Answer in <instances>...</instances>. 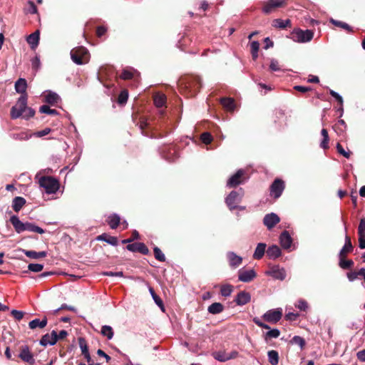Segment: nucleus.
Masks as SVG:
<instances>
[{
	"instance_id": "5",
	"label": "nucleus",
	"mask_w": 365,
	"mask_h": 365,
	"mask_svg": "<svg viewBox=\"0 0 365 365\" xmlns=\"http://www.w3.org/2000/svg\"><path fill=\"white\" fill-rule=\"evenodd\" d=\"M28 95H21L16 105L11 109V118L16 119L21 116L27 108Z\"/></svg>"
},
{
	"instance_id": "47",
	"label": "nucleus",
	"mask_w": 365,
	"mask_h": 365,
	"mask_svg": "<svg viewBox=\"0 0 365 365\" xmlns=\"http://www.w3.org/2000/svg\"><path fill=\"white\" fill-rule=\"evenodd\" d=\"M233 291V286L231 284H224L220 287V294L223 297H229Z\"/></svg>"
},
{
	"instance_id": "37",
	"label": "nucleus",
	"mask_w": 365,
	"mask_h": 365,
	"mask_svg": "<svg viewBox=\"0 0 365 365\" xmlns=\"http://www.w3.org/2000/svg\"><path fill=\"white\" fill-rule=\"evenodd\" d=\"M135 75H139L137 71L134 69H124L120 75V78L123 80H130L135 78Z\"/></svg>"
},
{
	"instance_id": "10",
	"label": "nucleus",
	"mask_w": 365,
	"mask_h": 365,
	"mask_svg": "<svg viewBox=\"0 0 365 365\" xmlns=\"http://www.w3.org/2000/svg\"><path fill=\"white\" fill-rule=\"evenodd\" d=\"M160 153L162 156L169 161H173L177 158V150L171 145H163L160 148Z\"/></svg>"
},
{
	"instance_id": "38",
	"label": "nucleus",
	"mask_w": 365,
	"mask_h": 365,
	"mask_svg": "<svg viewBox=\"0 0 365 365\" xmlns=\"http://www.w3.org/2000/svg\"><path fill=\"white\" fill-rule=\"evenodd\" d=\"M32 134L27 131H21L20 133H13L11 138L16 140H27L31 137Z\"/></svg>"
},
{
	"instance_id": "29",
	"label": "nucleus",
	"mask_w": 365,
	"mask_h": 365,
	"mask_svg": "<svg viewBox=\"0 0 365 365\" xmlns=\"http://www.w3.org/2000/svg\"><path fill=\"white\" fill-rule=\"evenodd\" d=\"M166 96L163 93H158L153 96L154 104L158 108L163 107L166 103Z\"/></svg>"
},
{
	"instance_id": "2",
	"label": "nucleus",
	"mask_w": 365,
	"mask_h": 365,
	"mask_svg": "<svg viewBox=\"0 0 365 365\" xmlns=\"http://www.w3.org/2000/svg\"><path fill=\"white\" fill-rule=\"evenodd\" d=\"M260 4L262 13L269 15L279 9L285 8L288 4V0H266L261 1Z\"/></svg>"
},
{
	"instance_id": "34",
	"label": "nucleus",
	"mask_w": 365,
	"mask_h": 365,
	"mask_svg": "<svg viewBox=\"0 0 365 365\" xmlns=\"http://www.w3.org/2000/svg\"><path fill=\"white\" fill-rule=\"evenodd\" d=\"M223 310L224 306L220 302H214L212 304H210L207 308L208 312L212 314H220L222 312Z\"/></svg>"
},
{
	"instance_id": "60",
	"label": "nucleus",
	"mask_w": 365,
	"mask_h": 365,
	"mask_svg": "<svg viewBox=\"0 0 365 365\" xmlns=\"http://www.w3.org/2000/svg\"><path fill=\"white\" fill-rule=\"evenodd\" d=\"M148 127V123H147L146 120L144 118H141L139 123V128L142 130V133L145 135H148V134L145 133V130Z\"/></svg>"
},
{
	"instance_id": "49",
	"label": "nucleus",
	"mask_w": 365,
	"mask_h": 365,
	"mask_svg": "<svg viewBox=\"0 0 365 365\" xmlns=\"http://www.w3.org/2000/svg\"><path fill=\"white\" fill-rule=\"evenodd\" d=\"M201 141L205 144L209 145L213 140V137L209 132H204L200 135Z\"/></svg>"
},
{
	"instance_id": "62",
	"label": "nucleus",
	"mask_w": 365,
	"mask_h": 365,
	"mask_svg": "<svg viewBox=\"0 0 365 365\" xmlns=\"http://www.w3.org/2000/svg\"><path fill=\"white\" fill-rule=\"evenodd\" d=\"M269 68L273 71H279L280 70V67H279V62L275 60V59H272L271 61V63H270V65H269Z\"/></svg>"
},
{
	"instance_id": "23",
	"label": "nucleus",
	"mask_w": 365,
	"mask_h": 365,
	"mask_svg": "<svg viewBox=\"0 0 365 365\" xmlns=\"http://www.w3.org/2000/svg\"><path fill=\"white\" fill-rule=\"evenodd\" d=\"M39 39L40 31L36 30L35 32L32 33L27 37L26 41L31 46V49H35L38 45Z\"/></svg>"
},
{
	"instance_id": "31",
	"label": "nucleus",
	"mask_w": 365,
	"mask_h": 365,
	"mask_svg": "<svg viewBox=\"0 0 365 365\" xmlns=\"http://www.w3.org/2000/svg\"><path fill=\"white\" fill-rule=\"evenodd\" d=\"M266 244L265 243H259L255 250L253 258L255 259H260L264 256L266 250Z\"/></svg>"
},
{
	"instance_id": "64",
	"label": "nucleus",
	"mask_w": 365,
	"mask_h": 365,
	"mask_svg": "<svg viewBox=\"0 0 365 365\" xmlns=\"http://www.w3.org/2000/svg\"><path fill=\"white\" fill-rule=\"evenodd\" d=\"M358 234L365 235V217L360 220L358 227Z\"/></svg>"
},
{
	"instance_id": "32",
	"label": "nucleus",
	"mask_w": 365,
	"mask_h": 365,
	"mask_svg": "<svg viewBox=\"0 0 365 365\" xmlns=\"http://www.w3.org/2000/svg\"><path fill=\"white\" fill-rule=\"evenodd\" d=\"M107 222L111 229H116L120 222V217L117 214H112L108 216Z\"/></svg>"
},
{
	"instance_id": "22",
	"label": "nucleus",
	"mask_w": 365,
	"mask_h": 365,
	"mask_svg": "<svg viewBox=\"0 0 365 365\" xmlns=\"http://www.w3.org/2000/svg\"><path fill=\"white\" fill-rule=\"evenodd\" d=\"M10 222L17 233L25 231V222H22L16 215L11 216Z\"/></svg>"
},
{
	"instance_id": "58",
	"label": "nucleus",
	"mask_w": 365,
	"mask_h": 365,
	"mask_svg": "<svg viewBox=\"0 0 365 365\" xmlns=\"http://www.w3.org/2000/svg\"><path fill=\"white\" fill-rule=\"evenodd\" d=\"M253 322H254V323H255L256 325H257L258 327H261V328H262V329H270V327H269L268 324H265V323L262 322L259 318H257V317H255V318L253 319Z\"/></svg>"
},
{
	"instance_id": "40",
	"label": "nucleus",
	"mask_w": 365,
	"mask_h": 365,
	"mask_svg": "<svg viewBox=\"0 0 365 365\" xmlns=\"http://www.w3.org/2000/svg\"><path fill=\"white\" fill-rule=\"evenodd\" d=\"M45 97L46 102L52 106L55 105L60 100L59 96L57 93L51 91H49Z\"/></svg>"
},
{
	"instance_id": "12",
	"label": "nucleus",
	"mask_w": 365,
	"mask_h": 365,
	"mask_svg": "<svg viewBox=\"0 0 365 365\" xmlns=\"http://www.w3.org/2000/svg\"><path fill=\"white\" fill-rule=\"evenodd\" d=\"M19 357L24 362L28 363L29 364H34L35 363V359L33 354L29 350L28 346H23L21 347V351L19 354Z\"/></svg>"
},
{
	"instance_id": "46",
	"label": "nucleus",
	"mask_w": 365,
	"mask_h": 365,
	"mask_svg": "<svg viewBox=\"0 0 365 365\" xmlns=\"http://www.w3.org/2000/svg\"><path fill=\"white\" fill-rule=\"evenodd\" d=\"M251 48V53L252 58L256 60L258 57V51L259 49V43L258 41H254L250 44Z\"/></svg>"
},
{
	"instance_id": "27",
	"label": "nucleus",
	"mask_w": 365,
	"mask_h": 365,
	"mask_svg": "<svg viewBox=\"0 0 365 365\" xmlns=\"http://www.w3.org/2000/svg\"><path fill=\"white\" fill-rule=\"evenodd\" d=\"M47 322L48 320L46 317H44L42 320H40L39 319H35L29 323V327L31 329H35L36 328L43 329L47 325Z\"/></svg>"
},
{
	"instance_id": "59",
	"label": "nucleus",
	"mask_w": 365,
	"mask_h": 365,
	"mask_svg": "<svg viewBox=\"0 0 365 365\" xmlns=\"http://www.w3.org/2000/svg\"><path fill=\"white\" fill-rule=\"evenodd\" d=\"M11 314L14 317V318L18 321L22 319L24 316V313L23 312L18 311L16 309L12 310Z\"/></svg>"
},
{
	"instance_id": "44",
	"label": "nucleus",
	"mask_w": 365,
	"mask_h": 365,
	"mask_svg": "<svg viewBox=\"0 0 365 365\" xmlns=\"http://www.w3.org/2000/svg\"><path fill=\"white\" fill-rule=\"evenodd\" d=\"M149 291L152 295V297L153 300L155 301V304L163 310L164 311V304L163 302V300L160 299V297L157 295V294L155 292L153 288L150 287Z\"/></svg>"
},
{
	"instance_id": "48",
	"label": "nucleus",
	"mask_w": 365,
	"mask_h": 365,
	"mask_svg": "<svg viewBox=\"0 0 365 365\" xmlns=\"http://www.w3.org/2000/svg\"><path fill=\"white\" fill-rule=\"evenodd\" d=\"M213 357L221 362H225L228 360V354L225 351H217L212 354Z\"/></svg>"
},
{
	"instance_id": "54",
	"label": "nucleus",
	"mask_w": 365,
	"mask_h": 365,
	"mask_svg": "<svg viewBox=\"0 0 365 365\" xmlns=\"http://www.w3.org/2000/svg\"><path fill=\"white\" fill-rule=\"evenodd\" d=\"M154 256L156 259H158L160 262H165V255L162 252L160 248L158 247H155L153 249Z\"/></svg>"
},
{
	"instance_id": "43",
	"label": "nucleus",
	"mask_w": 365,
	"mask_h": 365,
	"mask_svg": "<svg viewBox=\"0 0 365 365\" xmlns=\"http://www.w3.org/2000/svg\"><path fill=\"white\" fill-rule=\"evenodd\" d=\"M101 333L103 336L107 337L108 339H111L114 334L113 328L108 325L103 326L101 328Z\"/></svg>"
},
{
	"instance_id": "7",
	"label": "nucleus",
	"mask_w": 365,
	"mask_h": 365,
	"mask_svg": "<svg viewBox=\"0 0 365 365\" xmlns=\"http://www.w3.org/2000/svg\"><path fill=\"white\" fill-rule=\"evenodd\" d=\"M244 195V190L240 188L238 191H232L225 198V203L232 211L237 207Z\"/></svg>"
},
{
	"instance_id": "4",
	"label": "nucleus",
	"mask_w": 365,
	"mask_h": 365,
	"mask_svg": "<svg viewBox=\"0 0 365 365\" xmlns=\"http://www.w3.org/2000/svg\"><path fill=\"white\" fill-rule=\"evenodd\" d=\"M39 185L43 187L46 193L52 194L57 192L59 189V182L57 179L51 176H43L39 179Z\"/></svg>"
},
{
	"instance_id": "50",
	"label": "nucleus",
	"mask_w": 365,
	"mask_h": 365,
	"mask_svg": "<svg viewBox=\"0 0 365 365\" xmlns=\"http://www.w3.org/2000/svg\"><path fill=\"white\" fill-rule=\"evenodd\" d=\"M128 98V92L127 90L122 91L118 97V103L120 105H124L126 103Z\"/></svg>"
},
{
	"instance_id": "33",
	"label": "nucleus",
	"mask_w": 365,
	"mask_h": 365,
	"mask_svg": "<svg viewBox=\"0 0 365 365\" xmlns=\"http://www.w3.org/2000/svg\"><path fill=\"white\" fill-rule=\"evenodd\" d=\"M22 251L26 255V256H27L28 257L31 258V259L43 258V257H46V255H47V252L45 251L38 252H37L36 251H33V250H23Z\"/></svg>"
},
{
	"instance_id": "3",
	"label": "nucleus",
	"mask_w": 365,
	"mask_h": 365,
	"mask_svg": "<svg viewBox=\"0 0 365 365\" xmlns=\"http://www.w3.org/2000/svg\"><path fill=\"white\" fill-rule=\"evenodd\" d=\"M71 58L75 63L82 65L89 61L90 53L86 48L77 46L71 51Z\"/></svg>"
},
{
	"instance_id": "15",
	"label": "nucleus",
	"mask_w": 365,
	"mask_h": 365,
	"mask_svg": "<svg viewBox=\"0 0 365 365\" xmlns=\"http://www.w3.org/2000/svg\"><path fill=\"white\" fill-rule=\"evenodd\" d=\"M245 175V171L243 170H239L237 173L231 176L230 179L227 180V186L230 187H235L240 184L242 183L243 180L242 178Z\"/></svg>"
},
{
	"instance_id": "13",
	"label": "nucleus",
	"mask_w": 365,
	"mask_h": 365,
	"mask_svg": "<svg viewBox=\"0 0 365 365\" xmlns=\"http://www.w3.org/2000/svg\"><path fill=\"white\" fill-rule=\"evenodd\" d=\"M257 277L254 269H240L238 272V279L243 282H250Z\"/></svg>"
},
{
	"instance_id": "52",
	"label": "nucleus",
	"mask_w": 365,
	"mask_h": 365,
	"mask_svg": "<svg viewBox=\"0 0 365 365\" xmlns=\"http://www.w3.org/2000/svg\"><path fill=\"white\" fill-rule=\"evenodd\" d=\"M39 111L42 113H46L51 115H56L58 114V111L55 109H51L46 105L41 106L39 108Z\"/></svg>"
},
{
	"instance_id": "6",
	"label": "nucleus",
	"mask_w": 365,
	"mask_h": 365,
	"mask_svg": "<svg viewBox=\"0 0 365 365\" xmlns=\"http://www.w3.org/2000/svg\"><path fill=\"white\" fill-rule=\"evenodd\" d=\"M314 36V32L311 30L294 29L290 34V38L295 42L306 43L310 41Z\"/></svg>"
},
{
	"instance_id": "42",
	"label": "nucleus",
	"mask_w": 365,
	"mask_h": 365,
	"mask_svg": "<svg viewBox=\"0 0 365 365\" xmlns=\"http://www.w3.org/2000/svg\"><path fill=\"white\" fill-rule=\"evenodd\" d=\"M330 22L336 26H338V27H340L341 29H345L346 31H347L349 33H352L354 32L352 28L346 23L345 22H343V21H337V20H334L333 19H331L330 20Z\"/></svg>"
},
{
	"instance_id": "55",
	"label": "nucleus",
	"mask_w": 365,
	"mask_h": 365,
	"mask_svg": "<svg viewBox=\"0 0 365 365\" xmlns=\"http://www.w3.org/2000/svg\"><path fill=\"white\" fill-rule=\"evenodd\" d=\"M336 150H337V152L339 154H341V155H343L346 158H350L351 152L350 151H346L344 149L343 146L339 143H338L336 144Z\"/></svg>"
},
{
	"instance_id": "56",
	"label": "nucleus",
	"mask_w": 365,
	"mask_h": 365,
	"mask_svg": "<svg viewBox=\"0 0 365 365\" xmlns=\"http://www.w3.org/2000/svg\"><path fill=\"white\" fill-rule=\"evenodd\" d=\"M29 271L34 272H39L43 270V265L41 264H29L28 266Z\"/></svg>"
},
{
	"instance_id": "16",
	"label": "nucleus",
	"mask_w": 365,
	"mask_h": 365,
	"mask_svg": "<svg viewBox=\"0 0 365 365\" xmlns=\"http://www.w3.org/2000/svg\"><path fill=\"white\" fill-rule=\"evenodd\" d=\"M58 341L57 338V332L55 330H53L51 334H44L41 340L40 344L43 346H46L47 345H54Z\"/></svg>"
},
{
	"instance_id": "25",
	"label": "nucleus",
	"mask_w": 365,
	"mask_h": 365,
	"mask_svg": "<svg viewBox=\"0 0 365 365\" xmlns=\"http://www.w3.org/2000/svg\"><path fill=\"white\" fill-rule=\"evenodd\" d=\"M27 82L24 78H19L15 83V90L21 95H27L26 93Z\"/></svg>"
},
{
	"instance_id": "17",
	"label": "nucleus",
	"mask_w": 365,
	"mask_h": 365,
	"mask_svg": "<svg viewBox=\"0 0 365 365\" xmlns=\"http://www.w3.org/2000/svg\"><path fill=\"white\" fill-rule=\"evenodd\" d=\"M126 249L130 252H138L143 255H148L149 253L148 248L143 242H135L132 244H128L126 246Z\"/></svg>"
},
{
	"instance_id": "9",
	"label": "nucleus",
	"mask_w": 365,
	"mask_h": 365,
	"mask_svg": "<svg viewBox=\"0 0 365 365\" xmlns=\"http://www.w3.org/2000/svg\"><path fill=\"white\" fill-rule=\"evenodd\" d=\"M262 319L269 323L276 324L282 317V311L281 309L268 310L262 315Z\"/></svg>"
},
{
	"instance_id": "41",
	"label": "nucleus",
	"mask_w": 365,
	"mask_h": 365,
	"mask_svg": "<svg viewBox=\"0 0 365 365\" xmlns=\"http://www.w3.org/2000/svg\"><path fill=\"white\" fill-rule=\"evenodd\" d=\"M26 230L37 232L39 234H43L45 232L44 230H43L41 227L29 222H25V231Z\"/></svg>"
},
{
	"instance_id": "57",
	"label": "nucleus",
	"mask_w": 365,
	"mask_h": 365,
	"mask_svg": "<svg viewBox=\"0 0 365 365\" xmlns=\"http://www.w3.org/2000/svg\"><path fill=\"white\" fill-rule=\"evenodd\" d=\"M329 93H330V95L332 97H334L338 101V103L341 106L340 110L341 111H343V108H342V106H343V98H342V97L339 93H337L336 92H335L333 90H330L329 91Z\"/></svg>"
},
{
	"instance_id": "1",
	"label": "nucleus",
	"mask_w": 365,
	"mask_h": 365,
	"mask_svg": "<svg viewBox=\"0 0 365 365\" xmlns=\"http://www.w3.org/2000/svg\"><path fill=\"white\" fill-rule=\"evenodd\" d=\"M201 86V79L197 76L189 75L180 80V86H184L191 96H195L200 91Z\"/></svg>"
},
{
	"instance_id": "63",
	"label": "nucleus",
	"mask_w": 365,
	"mask_h": 365,
	"mask_svg": "<svg viewBox=\"0 0 365 365\" xmlns=\"http://www.w3.org/2000/svg\"><path fill=\"white\" fill-rule=\"evenodd\" d=\"M24 115H23L25 118H29L33 117L35 114V110L31 108L27 107L26 109L24 111Z\"/></svg>"
},
{
	"instance_id": "51",
	"label": "nucleus",
	"mask_w": 365,
	"mask_h": 365,
	"mask_svg": "<svg viewBox=\"0 0 365 365\" xmlns=\"http://www.w3.org/2000/svg\"><path fill=\"white\" fill-rule=\"evenodd\" d=\"M290 342L292 344H295L299 345L302 350L304 349V348L306 345V341H305L304 339L299 336H294Z\"/></svg>"
},
{
	"instance_id": "61",
	"label": "nucleus",
	"mask_w": 365,
	"mask_h": 365,
	"mask_svg": "<svg viewBox=\"0 0 365 365\" xmlns=\"http://www.w3.org/2000/svg\"><path fill=\"white\" fill-rule=\"evenodd\" d=\"M296 307L301 311H306L308 308V304L306 301L300 299L298 301V304L296 305Z\"/></svg>"
},
{
	"instance_id": "30",
	"label": "nucleus",
	"mask_w": 365,
	"mask_h": 365,
	"mask_svg": "<svg viewBox=\"0 0 365 365\" xmlns=\"http://www.w3.org/2000/svg\"><path fill=\"white\" fill-rule=\"evenodd\" d=\"M266 253L269 258L276 259L281 255L282 252L277 245H272L268 247Z\"/></svg>"
},
{
	"instance_id": "36",
	"label": "nucleus",
	"mask_w": 365,
	"mask_h": 365,
	"mask_svg": "<svg viewBox=\"0 0 365 365\" xmlns=\"http://www.w3.org/2000/svg\"><path fill=\"white\" fill-rule=\"evenodd\" d=\"M339 266L343 269H350L354 264V261L351 259H346V257H339Z\"/></svg>"
},
{
	"instance_id": "19",
	"label": "nucleus",
	"mask_w": 365,
	"mask_h": 365,
	"mask_svg": "<svg viewBox=\"0 0 365 365\" xmlns=\"http://www.w3.org/2000/svg\"><path fill=\"white\" fill-rule=\"evenodd\" d=\"M251 300V295L249 292H247L245 291H241L240 292L234 300L235 303L239 306H243L248 302H250Z\"/></svg>"
},
{
	"instance_id": "21",
	"label": "nucleus",
	"mask_w": 365,
	"mask_h": 365,
	"mask_svg": "<svg viewBox=\"0 0 365 365\" xmlns=\"http://www.w3.org/2000/svg\"><path fill=\"white\" fill-rule=\"evenodd\" d=\"M227 257L228 259L230 266L234 268L239 267L242 262V258L237 255L233 252H228Z\"/></svg>"
},
{
	"instance_id": "24",
	"label": "nucleus",
	"mask_w": 365,
	"mask_h": 365,
	"mask_svg": "<svg viewBox=\"0 0 365 365\" xmlns=\"http://www.w3.org/2000/svg\"><path fill=\"white\" fill-rule=\"evenodd\" d=\"M98 241H104L113 246H117L118 243V238L116 237L110 236L107 233H103L96 237Z\"/></svg>"
},
{
	"instance_id": "53",
	"label": "nucleus",
	"mask_w": 365,
	"mask_h": 365,
	"mask_svg": "<svg viewBox=\"0 0 365 365\" xmlns=\"http://www.w3.org/2000/svg\"><path fill=\"white\" fill-rule=\"evenodd\" d=\"M78 344L81 349L82 355L89 353L88 346L86 341L84 338H83V337L78 338Z\"/></svg>"
},
{
	"instance_id": "26",
	"label": "nucleus",
	"mask_w": 365,
	"mask_h": 365,
	"mask_svg": "<svg viewBox=\"0 0 365 365\" xmlns=\"http://www.w3.org/2000/svg\"><path fill=\"white\" fill-rule=\"evenodd\" d=\"M272 26L274 28L284 29L287 27L290 28L292 22L289 19L282 20L281 19H276L272 21Z\"/></svg>"
},
{
	"instance_id": "28",
	"label": "nucleus",
	"mask_w": 365,
	"mask_h": 365,
	"mask_svg": "<svg viewBox=\"0 0 365 365\" xmlns=\"http://www.w3.org/2000/svg\"><path fill=\"white\" fill-rule=\"evenodd\" d=\"M26 200L22 197H16L12 201V208L16 212H19L26 204Z\"/></svg>"
},
{
	"instance_id": "39",
	"label": "nucleus",
	"mask_w": 365,
	"mask_h": 365,
	"mask_svg": "<svg viewBox=\"0 0 365 365\" xmlns=\"http://www.w3.org/2000/svg\"><path fill=\"white\" fill-rule=\"evenodd\" d=\"M268 361L272 365H277L279 364V354L275 350H270L267 352Z\"/></svg>"
},
{
	"instance_id": "35",
	"label": "nucleus",
	"mask_w": 365,
	"mask_h": 365,
	"mask_svg": "<svg viewBox=\"0 0 365 365\" xmlns=\"http://www.w3.org/2000/svg\"><path fill=\"white\" fill-rule=\"evenodd\" d=\"M221 105L228 111L235 109V101L232 98H222L220 100Z\"/></svg>"
},
{
	"instance_id": "45",
	"label": "nucleus",
	"mask_w": 365,
	"mask_h": 365,
	"mask_svg": "<svg viewBox=\"0 0 365 365\" xmlns=\"http://www.w3.org/2000/svg\"><path fill=\"white\" fill-rule=\"evenodd\" d=\"M280 335V331L277 329H273L268 331L264 335V340L268 341L271 339H277Z\"/></svg>"
},
{
	"instance_id": "8",
	"label": "nucleus",
	"mask_w": 365,
	"mask_h": 365,
	"mask_svg": "<svg viewBox=\"0 0 365 365\" xmlns=\"http://www.w3.org/2000/svg\"><path fill=\"white\" fill-rule=\"evenodd\" d=\"M285 188V182L280 178H276L269 187L270 196L278 199Z\"/></svg>"
},
{
	"instance_id": "14",
	"label": "nucleus",
	"mask_w": 365,
	"mask_h": 365,
	"mask_svg": "<svg viewBox=\"0 0 365 365\" xmlns=\"http://www.w3.org/2000/svg\"><path fill=\"white\" fill-rule=\"evenodd\" d=\"M280 222L279 217L275 213L267 214L263 218V223L268 230H272L277 223Z\"/></svg>"
},
{
	"instance_id": "11",
	"label": "nucleus",
	"mask_w": 365,
	"mask_h": 365,
	"mask_svg": "<svg viewBox=\"0 0 365 365\" xmlns=\"http://www.w3.org/2000/svg\"><path fill=\"white\" fill-rule=\"evenodd\" d=\"M266 274L279 280H284L286 277V272L284 269L281 268L279 265L271 267L266 272Z\"/></svg>"
},
{
	"instance_id": "18",
	"label": "nucleus",
	"mask_w": 365,
	"mask_h": 365,
	"mask_svg": "<svg viewBox=\"0 0 365 365\" xmlns=\"http://www.w3.org/2000/svg\"><path fill=\"white\" fill-rule=\"evenodd\" d=\"M354 247L351 243V237L346 235L345 244L339 252V257H347V255L352 252Z\"/></svg>"
},
{
	"instance_id": "20",
	"label": "nucleus",
	"mask_w": 365,
	"mask_h": 365,
	"mask_svg": "<svg viewBox=\"0 0 365 365\" xmlns=\"http://www.w3.org/2000/svg\"><path fill=\"white\" fill-rule=\"evenodd\" d=\"M279 242L281 246L284 249L287 250L290 248L292 244V238L291 237L288 231L284 230L281 233L279 236Z\"/></svg>"
}]
</instances>
